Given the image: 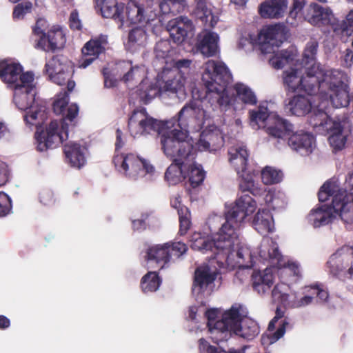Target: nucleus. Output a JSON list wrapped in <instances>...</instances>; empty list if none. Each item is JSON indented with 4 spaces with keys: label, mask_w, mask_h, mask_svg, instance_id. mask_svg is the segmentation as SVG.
Listing matches in <instances>:
<instances>
[{
    "label": "nucleus",
    "mask_w": 353,
    "mask_h": 353,
    "mask_svg": "<svg viewBox=\"0 0 353 353\" xmlns=\"http://www.w3.org/2000/svg\"><path fill=\"white\" fill-rule=\"evenodd\" d=\"M302 90L309 94L319 92L328 96L336 108L348 105L347 86L343 82V74L337 70H325L319 63L305 66Z\"/></svg>",
    "instance_id": "1"
},
{
    "label": "nucleus",
    "mask_w": 353,
    "mask_h": 353,
    "mask_svg": "<svg viewBox=\"0 0 353 353\" xmlns=\"http://www.w3.org/2000/svg\"><path fill=\"white\" fill-rule=\"evenodd\" d=\"M256 204L253 199L243 195L238 199L234 205L225 213L223 218L214 214L207 221L211 232H216L214 236V246L216 249L230 248L239 243L237 230L244 219L253 213Z\"/></svg>",
    "instance_id": "2"
},
{
    "label": "nucleus",
    "mask_w": 353,
    "mask_h": 353,
    "mask_svg": "<svg viewBox=\"0 0 353 353\" xmlns=\"http://www.w3.org/2000/svg\"><path fill=\"white\" fill-rule=\"evenodd\" d=\"M202 81L207 89L206 97L214 106L225 109L231 103L228 85L232 81V75L223 63L208 61L204 65Z\"/></svg>",
    "instance_id": "3"
},
{
    "label": "nucleus",
    "mask_w": 353,
    "mask_h": 353,
    "mask_svg": "<svg viewBox=\"0 0 353 353\" xmlns=\"http://www.w3.org/2000/svg\"><path fill=\"white\" fill-rule=\"evenodd\" d=\"M258 40L262 54H273L270 57L269 62L275 69L282 68L296 58V50L293 48L278 50L285 40L284 28L280 24L264 27L259 34Z\"/></svg>",
    "instance_id": "4"
},
{
    "label": "nucleus",
    "mask_w": 353,
    "mask_h": 353,
    "mask_svg": "<svg viewBox=\"0 0 353 353\" xmlns=\"http://www.w3.org/2000/svg\"><path fill=\"white\" fill-rule=\"evenodd\" d=\"M159 134L161 149L168 158L181 161L194 156L193 145L188 137V130L176 128L174 119L163 123Z\"/></svg>",
    "instance_id": "5"
},
{
    "label": "nucleus",
    "mask_w": 353,
    "mask_h": 353,
    "mask_svg": "<svg viewBox=\"0 0 353 353\" xmlns=\"http://www.w3.org/2000/svg\"><path fill=\"white\" fill-rule=\"evenodd\" d=\"M21 81L22 84H17L16 88H13L14 101L19 109L26 111L25 120L32 124L39 115L41 117V112L44 110L34 105L36 92L33 74L29 72H25Z\"/></svg>",
    "instance_id": "6"
},
{
    "label": "nucleus",
    "mask_w": 353,
    "mask_h": 353,
    "mask_svg": "<svg viewBox=\"0 0 353 353\" xmlns=\"http://www.w3.org/2000/svg\"><path fill=\"white\" fill-rule=\"evenodd\" d=\"M341 196L339 194L334 195L331 206L323 205L311 212L308 219L314 228L328 224L336 216L345 222L353 221V203H341Z\"/></svg>",
    "instance_id": "7"
},
{
    "label": "nucleus",
    "mask_w": 353,
    "mask_h": 353,
    "mask_svg": "<svg viewBox=\"0 0 353 353\" xmlns=\"http://www.w3.org/2000/svg\"><path fill=\"white\" fill-rule=\"evenodd\" d=\"M251 124L253 127H267V132L274 138L283 137V129L286 134H290L291 123L275 114H269L268 109L260 107L256 112L250 114Z\"/></svg>",
    "instance_id": "8"
},
{
    "label": "nucleus",
    "mask_w": 353,
    "mask_h": 353,
    "mask_svg": "<svg viewBox=\"0 0 353 353\" xmlns=\"http://www.w3.org/2000/svg\"><path fill=\"white\" fill-rule=\"evenodd\" d=\"M113 162L119 172L134 180L145 176L154 170L152 165L133 154H117L114 157Z\"/></svg>",
    "instance_id": "9"
},
{
    "label": "nucleus",
    "mask_w": 353,
    "mask_h": 353,
    "mask_svg": "<svg viewBox=\"0 0 353 353\" xmlns=\"http://www.w3.org/2000/svg\"><path fill=\"white\" fill-rule=\"evenodd\" d=\"M225 255V262L217 259L216 263L220 268H225L230 270L236 267L251 268L254 265L255 253L252 252L246 245L239 243L230 248L219 249Z\"/></svg>",
    "instance_id": "10"
},
{
    "label": "nucleus",
    "mask_w": 353,
    "mask_h": 353,
    "mask_svg": "<svg viewBox=\"0 0 353 353\" xmlns=\"http://www.w3.org/2000/svg\"><path fill=\"white\" fill-rule=\"evenodd\" d=\"M217 274L216 268L208 265L200 266L195 270L192 294L198 303L196 307L206 306L203 299L205 295L210 294V285L215 280Z\"/></svg>",
    "instance_id": "11"
},
{
    "label": "nucleus",
    "mask_w": 353,
    "mask_h": 353,
    "mask_svg": "<svg viewBox=\"0 0 353 353\" xmlns=\"http://www.w3.org/2000/svg\"><path fill=\"white\" fill-rule=\"evenodd\" d=\"M220 311L205 310V315L210 329L217 330L221 332L230 331L236 334L243 319L240 310H224L219 319L218 314Z\"/></svg>",
    "instance_id": "12"
},
{
    "label": "nucleus",
    "mask_w": 353,
    "mask_h": 353,
    "mask_svg": "<svg viewBox=\"0 0 353 353\" xmlns=\"http://www.w3.org/2000/svg\"><path fill=\"white\" fill-rule=\"evenodd\" d=\"M327 266L330 274L340 276L348 273L353 274V248L343 246L332 254L327 262Z\"/></svg>",
    "instance_id": "13"
},
{
    "label": "nucleus",
    "mask_w": 353,
    "mask_h": 353,
    "mask_svg": "<svg viewBox=\"0 0 353 353\" xmlns=\"http://www.w3.org/2000/svg\"><path fill=\"white\" fill-rule=\"evenodd\" d=\"M164 122L154 119L146 113L145 110H140L132 113L129 119L128 128L131 135L136 137L150 133L152 130L159 132Z\"/></svg>",
    "instance_id": "14"
},
{
    "label": "nucleus",
    "mask_w": 353,
    "mask_h": 353,
    "mask_svg": "<svg viewBox=\"0 0 353 353\" xmlns=\"http://www.w3.org/2000/svg\"><path fill=\"white\" fill-rule=\"evenodd\" d=\"M161 78L164 85H161L159 90L155 88H151L145 92V97L150 99L155 97L159 91L175 93L183 88L185 82L184 78L181 74H179L177 70L164 68L161 72Z\"/></svg>",
    "instance_id": "15"
},
{
    "label": "nucleus",
    "mask_w": 353,
    "mask_h": 353,
    "mask_svg": "<svg viewBox=\"0 0 353 353\" xmlns=\"http://www.w3.org/2000/svg\"><path fill=\"white\" fill-rule=\"evenodd\" d=\"M166 29L172 40L175 43L181 44L193 35L194 27L190 19L181 16L170 20L166 25Z\"/></svg>",
    "instance_id": "16"
},
{
    "label": "nucleus",
    "mask_w": 353,
    "mask_h": 353,
    "mask_svg": "<svg viewBox=\"0 0 353 353\" xmlns=\"http://www.w3.org/2000/svg\"><path fill=\"white\" fill-rule=\"evenodd\" d=\"M288 139V145L294 150L299 152L301 155H307L311 153L314 147V139L312 135L303 131H293L291 124L290 134H286L285 129H283V137L278 139L284 140Z\"/></svg>",
    "instance_id": "17"
},
{
    "label": "nucleus",
    "mask_w": 353,
    "mask_h": 353,
    "mask_svg": "<svg viewBox=\"0 0 353 353\" xmlns=\"http://www.w3.org/2000/svg\"><path fill=\"white\" fill-rule=\"evenodd\" d=\"M108 37L105 35L96 37L88 41L82 48L83 57L79 61V68H85L103 53L108 47Z\"/></svg>",
    "instance_id": "18"
},
{
    "label": "nucleus",
    "mask_w": 353,
    "mask_h": 353,
    "mask_svg": "<svg viewBox=\"0 0 353 353\" xmlns=\"http://www.w3.org/2000/svg\"><path fill=\"white\" fill-rule=\"evenodd\" d=\"M350 128L347 118L334 119L331 126L326 127V131L330 134L328 140L332 147L336 150L343 148L350 131Z\"/></svg>",
    "instance_id": "19"
},
{
    "label": "nucleus",
    "mask_w": 353,
    "mask_h": 353,
    "mask_svg": "<svg viewBox=\"0 0 353 353\" xmlns=\"http://www.w3.org/2000/svg\"><path fill=\"white\" fill-rule=\"evenodd\" d=\"M150 1L146 0H130L126 6L127 19L134 24L148 23L153 20V16L148 12Z\"/></svg>",
    "instance_id": "20"
},
{
    "label": "nucleus",
    "mask_w": 353,
    "mask_h": 353,
    "mask_svg": "<svg viewBox=\"0 0 353 353\" xmlns=\"http://www.w3.org/2000/svg\"><path fill=\"white\" fill-rule=\"evenodd\" d=\"M59 123L57 121H52L43 136L37 137L39 142L38 149L43 151L48 148L53 147L59 143L62 142L68 137V132L62 125L61 130L59 131Z\"/></svg>",
    "instance_id": "21"
},
{
    "label": "nucleus",
    "mask_w": 353,
    "mask_h": 353,
    "mask_svg": "<svg viewBox=\"0 0 353 353\" xmlns=\"http://www.w3.org/2000/svg\"><path fill=\"white\" fill-rule=\"evenodd\" d=\"M204 111L193 103L186 104L178 113L177 123L175 127L179 130H188L190 126L196 123L203 116Z\"/></svg>",
    "instance_id": "22"
},
{
    "label": "nucleus",
    "mask_w": 353,
    "mask_h": 353,
    "mask_svg": "<svg viewBox=\"0 0 353 353\" xmlns=\"http://www.w3.org/2000/svg\"><path fill=\"white\" fill-rule=\"evenodd\" d=\"M24 74L19 64L7 61H0V78L12 89L16 88L17 84H22L21 79Z\"/></svg>",
    "instance_id": "23"
},
{
    "label": "nucleus",
    "mask_w": 353,
    "mask_h": 353,
    "mask_svg": "<svg viewBox=\"0 0 353 353\" xmlns=\"http://www.w3.org/2000/svg\"><path fill=\"white\" fill-rule=\"evenodd\" d=\"M219 36L215 32H203L197 37L196 48L205 57H212L218 51Z\"/></svg>",
    "instance_id": "24"
},
{
    "label": "nucleus",
    "mask_w": 353,
    "mask_h": 353,
    "mask_svg": "<svg viewBox=\"0 0 353 353\" xmlns=\"http://www.w3.org/2000/svg\"><path fill=\"white\" fill-rule=\"evenodd\" d=\"M338 194H341V203H353V193H347L346 190L341 189L336 181H328L323 185L319 192V199L324 202L328 199L329 196H332L333 199L334 195Z\"/></svg>",
    "instance_id": "25"
},
{
    "label": "nucleus",
    "mask_w": 353,
    "mask_h": 353,
    "mask_svg": "<svg viewBox=\"0 0 353 353\" xmlns=\"http://www.w3.org/2000/svg\"><path fill=\"white\" fill-rule=\"evenodd\" d=\"M117 74L125 83L140 79L144 74V70L138 66H132L130 61H121L116 65Z\"/></svg>",
    "instance_id": "26"
},
{
    "label": "nucleus",
    "mask_w": 353,
    "mask_h": 353,
    "mask_svg": "<svg viewBox=\"0 0 353 353\" xmlns=\"http://www.w3.org/2000/svg\"><path fill=\"white\" fill-rule=\"evenodd\" d=\"M85 148L79 144L70 141L64 146L66 159L72 167L80 168L85 162Z\"/></svg>",
    "instance_id": "27"
},
{
    "label": "nucleus",
    "mask_w": 353,
    "mask_h": 353,
    "mask_svg": "<svg viewBox=\"0 0 353 353\" xmlns=\"http://www.w3.org/2000/svg\"><path fill=\"white\" fill-rule=\"evenodd\" d=\"M229 161L236 172L245 171L248 165V152L244 145H236L231 147L228 151Z\"/></svg>",
    "instance_id": "28"
},
{
    "label": "nucleus",
    "mask_w": 353,
    "mask_h": 353,
    "mask_svg": "<svg viewBox=\"0 0 353 353\" xmlns=\"http://www.w3.org/2000/svg\"><path fill=\"white\" fill-rule=\"evenodd\" d=\"M284 314V310H276V315L268 324V331H273L276 327V324L279 322V320H281L276 331L272 334H270L266 337L270 344L275 343L276 341L281 339L285 332V326L288 324V322L286 321V319H283ZM265 340V337L263 336L262 341L264 342Z\"/></svg>",
    "instance_id": "29"
},
{
    "label": "nucleus",
    "mask_w": 353,
    "mask_h": 353,
    "mask_svg": "<svg viewBox=\"0 0 353 353\" xmlns=\"http://www.w3.org/2000/svg\"><path fill=\"white\" fill-rule=\"evenodd\" d=\"M305 20L313 25L325 24L328 23V13L319 5L311 3L303 10Z\"/></svg>",
    "instance_id": "30"
},
{
    "label": "nucleus",
    "mask_w": 353,
    "mask_h": 353,
    "mask_svg": "<svg viewBox=\"0 0 353 353\" xmlns=\"http://www.w3.org/2000/svg\"><path fill=\"white\" fill-rule=\"evenodd\" d=\"M222 145L223 138L217 130L203 131L198 142L199 149L209 151H215Z\"/></svg>",
    "instance_id": "31"
},
{
    "label": "nucleus",
    "mask_w": 353,
    "mask_h": 353,
    "mask_svg": "<svg viewBox=\"0 0 353 353\" xmlns=\"http://www.w3.org/2000/svg\"><path fill=\"white\" fill-rule=\"evenodd\" d=\"M172 161L173 163L166 170L165 178L170 184L174 185L187 176L188 159Z\"/></svg>",
    "instance_id": "32"
},
{
    "label": "nucleus",
    "mask_w": 353,
    "mask_h": 353,
    "mask_svg": "<svg viewBox=\"0 0 353 353\" xmlns=\"http://www.w3.org/2000/svg\"><path fill=\"white\" fill-rule=\"evenodd\" d=\"M286 8V0H271L262 3L259 12L264 18H279L282 16Z\"/></svg>",
    "instance_id": "33"
},
{
    "label": "nucleus",
    "mask_w": 353,
    "mask_h": 353,
    "mask_svg": "<svg viewBox=\"0 0 353 353\" xmlns=\"http://www.w3.org/2000/svg\"><path fill=\"white\" fill-rule=\"evenodd\" d=\"M310 101L303 96H295L285 105V111L298 117L303 116L311 110Z\"/></svg>",
    "instance_id": "34"
},
{
    "label": "nucleus",
    "mask_w": 353,
    "mask_h": 353,
    "mask_svg": "<svg viewBox=\"0 0 353 353\" xmlns=\"http://www.w3.org/2000/svg\"><path fill=\"white\" fill-rule=\"evenodd\" d=\"M46 41L48 42V46L42 47L44 50H54L61 49L65 43V37L63 30L58 27H53L48 32L47 37L41 38L38 45L45 43Z\"/></svg>",
    "instance_id": "35"
},
{
    "label": "nucleus",
    "mask_w": 353,
    "mask_h": 353,
    "mask_svg": "<svg viewBox=\"0 0 353 353\" xmlns=\"http://www.w3.org/2000/svg\"><path fill=\"white\" fill-rule=\"evenodd\" d=\"M252 285L260 294L266 292L273 284V274L270 269L266 268L261 274L254 272L252 274Z\"/></svg>",
    "instance_id": "36"
},
{
    "label": "nucleus",
    "mask_w": 353,
    "mask_h": 353,
    "mask_svg": "<svg viewBox=\"0 0 353 353\" xmlns=\"http://www.w3.org/2000/svg\"><path fill=\"white\" fill-rule=\"evenodd\" d=\"M302 68H290L283 72V81L288 90L295 92L302 90Z\"/></svg>",
    "instance_id": "37"
},
{
    "label": "nucleus",
    "mask_w": 353,
    "mask_h": 353,
    "mask_svg": "<svg viewBox=\"0 0 353 353\" xmlns=\"http://www.w3.org/2000/svg\"><path fill=\"white\" fill-rule=\"evenodd\" d=\"M259 256L264 260H275L279 263L282 255L279 251L276 243L271 239L265 238L262 241L259 250Z\"/></svg>",
    "instance_id": "38"
},
{
    "label": "nucleus",
    "mask_w": 353,
    "mask_h": 353,
    "mask_svg": "<svg viewBox=\"0 0 353 353\" xmlns=\"http://www.w3.org/2000/svg\"><path fill=\"white\" fill-rule=\"evenodd\" d=\"M253 225L261 234H267L272 230L274 223L271 214L268 210H259L254 216Z\"/></svg>",
    "instance_id": "39"
},
{
    "label": "nucleus",
    "mask_w": 353,
    "mask_h": 353,
    "mask_svg": "<svg viewBox=\"0 0 353 353\" xmlns=\"http://www.w3.org/2000/svg\"><path fill=\"white\" fill-rule=\"evenodd\" d=\"M96 3L103 17L118 19L122 23L123 18L121 17V12L116 0H96Z\"/></svg>",
    "instance_id": "40"
},
{
    "label": "nucleus",
    "mask_w": 353,
    "mask_h": 353,
    "mask_svg": "<svg viewBox=\"0 0 353 353\" xmlns=\"http://www.w3.org/2000/svg\"><path fill=\"white\" fill-rule=\"evenodd\" d=\"M237 172L239 178V188L242 191H248L253 195L260 194L261 190L255 183L253 173L247 168L245 171H240Z\"/></svg>",
    "instance_id": "41"
},
{
    "label": "nucleus",
    "mask_w": 353,
    "mask_h": 353,
    "mask_svg": "<svg viewBox=\"0 0 353 353\" xmlns=\"http://www.w3.org/2000/svg\"><path fill=\"white\" fill-rule=\"evenodd\" d=\"M70 62L67 58L58 55L54 57L46 65V72L48 75L70 72Z\"/></svg>",
    "instance_id": "42"
},
{
    "label": "nucleus",
    "mask_w": 353,
    "mask_h": 353,
    "mask_svg": "<svg viewBox=\"0 0 353 353\" xmlns=\"http://www.w3.org/2000/svg\"><path fill=\"white\" fill-rule=\"evenodd\" d=\"M259 334V327L256 321L251 319H243L236 334L247 340H252Z\"/></svg>",
    "instance_id": "43"
},
{
    "label": "nucleus",
    "mask_w": 353,
    "mask_h": 353,
    "mask_svg": "<svg viewBox=\"0 0 353 353\" xmlns=\"http://www.w3.org/2000/svg\"><path fill=\"white\" fill-rule=\"evenodd\" d=\"M236 99L245 104L253 105L256 103V97L252 90L246 85L238 83L234 85Z\"/></svg>",
    "instance_id": "44"
},
{
    "label": "nucleus",
    "mask_w": 353,
    "mask_h": 353,
    "mask_svg": "<svg viewBox=\"0 0 353 353\" xmlns=\"http://www.w3.org/2000/svg\"><path fill=\"white\" fill-rule=\"evenodd\" d=\"M194 157L192 156L188 159L187 176L193 188L200 185L204 179V172L200 165H197L192 162Z\"/></svg>",
    "instance_id": "45"
},
{
    "label": "nucleus",
    "mask_w": 353,
    "mask_h": 353,
    "mask_svg": "<svg viewBox=\"0 0 353 353\" xmlns=\"http://www.w3.org/2000/svg\"><path fill=\"white\" fill-rule=\"evenodd\" d=\"M196 17L205 24L213 27L217 22V19L205 5L204 0H197L196 8L195 10Z\"/></svg>",
    "instance_id": "46"
},
{
    "label": "nucleus",
    "mask_w": 353,
    "mask_h": 353,
    "mask_svg": "<svg viewBox=\"0 0 353 353\" xmlns=\"http://www.w3.org/2000/svg\"><path fill=\"white\" fill-rule=\"evenodd\" d=\"M191 248L195 250L207 251L214 250H218L214 246V238L209 240L208 238L203 236L200 233H194L191 237Z\"/></svg>",
    "instance_id": "47"
},
{
    "label": "nucleus",
    "mask_w": 353,
    "mask_h": 353,
    "mask_svg": "<svg viewBox=\"0 0 353 353\" xmlns=\"http://www.w3.org/2000/svg\"><path fill=\"white\" fill-rule=\"evenodd\" d=\"M332 120L328 119L327 114L321 110H314L309 119V123L313 128H323L325 130L326 127L332 125Z\"/></svg>",
    "instance_id": "48"
},
{
    "label": "nucleus",
    "mask_w": 353,
    "mask_h": 353,
    "mask_svg": "<svg viewBox=\"0 0 353 353\" xmlns=\"http://www.w3.org/2000/svg\"><path fill=\"white\" fill-rule=\"evenodd\" d=\"M147 256L149 260H154L157 263H167L170 257V250L168 249L166 243L157 245L149 249Z\"/></svg>",
    "instance_id": "49"
},
{
    "label": "nucleus",
    "mask_w": 353,
    "mask_h": 353,
    "mask_svg": "<svg viewBox=\"0 0 353 353\" xmlns=\"http://www.w3.org/2000/svg\"><path fill=\"white\" fill-rule=\"evenodd\" d=\"M146 41L147 34L142 28H134L129 33L128 45L132 50H136L137 47L144 46Z\"/></svg>",
    "instance_id": "50"
},
{
    "label": "nucleus",
    "mask_w": 353,
    "mask_h": 353,
    "mask_svg": "<svg viewBox=\"0 0 353 353\" xmlns=\"http://www.w3.org/2000/svg\"><path fill=\"white\" fill-rule=\"evenodd\" d=\"M160 285V280L155 272H150L141 281V288L145 293L155 292Z\"/></svg>",
    "instance_id": "51"
},
{
    "label": "nucleus",
    "mask_w": 353,
    "mask_h": 353,
    "mask_svg": "<svg viewBox=\"0 0 353 353\" xmlns=\"http://www.w3.org/2000/svg\"><path fill=\"white\" fill-rule=\"evenodd\" d=\"M172 205L178 211L180 223V232L181 234H184L190 226V212L186 207L181 205L180 202L176 200Z\"/></svg>",
    "instance_id": "52"
},
{
    "label": "nucleus",
    "mask_w": 353,
    "mask_h": 353,
    "mask_svg": "<svg viewBox=\"0 0 353 353\" xmlns=\"http://www.w3.org/2000/svg\"><path fill=\"white\" fill-rule=\"evenodd\" d=\"M282 178V173L271 167H265L261 171V179L266 185L279 183Z\"/></svg>",
    "instance_id": "53"
},
{
    "label": "nucleus",
    "mask_w": 353,
    "mask_h": 353,
    "mask_svg": "<svg viewBox=\"0 0 353 353\" xmlns=\"http://www.w3.org/2000/svg\"><path fill=\"white\" fill-rule=\"evenodd\" d=\"M154 52L158 59H165L171 52V46L168 41L161 40L158 41L154 47Z\"/></svg>",
    "instance_id": "54"
},
{
    "label": "nucleus",
    "mask_w": 353,
    "mask_h": 353,
    "mask_svg": "<svg viewBox=\"0 0 353 353\" xmlns=\"http://www.w3.org/2000/svg\"><path fill=\"white\" fill-rule=\"evenodd\" d=\"M318 50V43L316 41H311L307 43L303 54V61L305 62V66H308L310 63L314 62Z\"/></svg>",
    "instance_id": "55"
},
{
    "label": "nucleus",
    "mask_w": 353,
    "mask_h": 353,
    "mask_svg": "<svg viewBox=\"0 0 353 353\" xmlns=\"http://www.w3.org/2000/svg\"><path fill=\"white\" fill-rule=\"evenodd\" d=\"M68 94L66 92L59 93L53 103V110L57 114H63L68 103Z\"/></svg>",
    "instance_id": "56"
},
{
    "label": "nucleus",
    "mask_w": 353,
    "mask_h": 353,
    "mask_svg": "<svg viewBox=\"0 0 353 353\" xmlns=\"http://www.w3.org/2000/svg\"><path fill=\"white\" fill-rule=\"evenodd\" d=\"M272 296L273 301L280 304L277 305L276 309H279L280 307H286L288 295L285 293H283L281 291L279 286L276 285L274 288Z\"/></svg>",
    "instance_id": "57"
},
{
    "label": "nucleus",
    "mask_w": 353,
    "mask_h": 353,
    "mask_svg": "<svg viewBox=\"0 0 353 353\" xmlns=\"http://www.w3.org/2000/svg\"><path fill=\"white\" fill-rule=\"evenodd\" d=\"M32 3L23 2L17 5L13 11V17L17 19H21L23 16L31 11Z\"/></svg>",
    "instance_id": "58"
},
{
    "label": "nucleus",
    "mask_w": 353,
    "mask_h": 353,
    "mask_svg": "<svg viewBox=\"0 0 353 353\" xmlns=\"http://www.w3.org/2000/svg\"><path fill=\"white\" fill-rule=\"evenodd\" d=\"M10 198L4 192H0V216H4L11 210Z\"/></svg>",
    "instance_id": "59"
},
{
    "label": "nucleus",
    "mask_w": 353,
    "mask_h": 353,
    "mask_svg": "<svg viewBox=\"0 0 353 353\" xmlns=\"http://www.w3.org/2000/svg\"><path fill=\"white\" fill-rule=\"evenodd\" d=\"M302 9H303V3L301 1L294 0V1L293 3L292 8L290 11L289 17L287 19V22L292 25H294V23H295L294 21H295L299 12Z\"/></svg>",
    "instance_id": "60"
},
{
    "label": "nucleus",
    "mask_w": 353,
    "mask_h": 353,
    "mask_svg": "<svg viewBox=\"0 0 353 353\" xmlns=\"http://www.w3.org/2000/svg\"><path fill=\"white\" fill-rule=\"evenodd\" d=\"M166 245L168 249L170 250V256L172 255L179 256L187 250L185 244L181 242L173 243L172 244L166 243Z\"/></svg>",
    "instance_id": "61"
},
{
    "label": "nucleus",
    "mask_w": 353,
    "mask_h": 353,
    "mask_svg": "<svg viewBox=\"0 0 353 353\" xmlns=\"http://www.w3.org/2000/svg\"><path fill=\"white\" fill-rule=\"evenodd\" d=\"M9 179V170L5 163H0V186L4 185Z\"/></svg>",
    "instance_id": "62"
},
{
    "label": "nucleus",
    "mask_w": 353,
    "mask_h": 353,
    "mask_svg": "<svg viewBox=\"0 0 353 353\" xmlns=\"http://www.w3.org/2000/svg\"><path fill=\"white\" fill-rule=\"evenodd\" d=\"M59 73L57 74L48 75L50 79L58 85H63L70 77V72Z\"/></svg>",
    "instance_id": "63"
},
{
    "label": "nucleus",
    "mask_w": 353,
    "mask_h": 353,
    "mask_svg": "<svg viewBox=\"0 0 353 353\" xmlns=\"http://www.w3.org/2000/svg\"><path fill=\"white\" fill-rule=\"evenodd\" d=\"M192 61L190 59H179L174 62V68L172 70H177L178 72L182 70H188L190 66Z\"/></svg>",
    "instance_id": "64"
}]
</instances>
